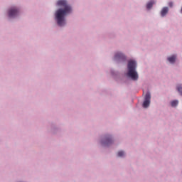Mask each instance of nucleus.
Masks as SVG:
<instances>
[{
	"label": "nucleus",
	"mask_w": 182,
	"mask_h": 182,
	"mask_svg": "<svg viewBox=\"0 0 182 182\" xmlns=\"http://www.w3.org/2000/svg\"><path fill=\"white\" fill-rule=\"evenodd\" d=\"M112 143V138H109V137L105 138V141H102V145L104 146H109Z\"/></svg>",
	"instance_id": "obj_5"
},
{
	"label": "nucleus",
	"mask_w": 182,
	"mask_h": 182,
	"mask_svg": "<svg viewBox=\"0 0 182 182\" xmlns=\"http://www.w3.org/2000/svg\"><path fill=\"white\" fill-rule=\"evenodd\" d=\"M126 57L122 53H115V60H125Z\"/></svg>",
	"instance_id": "obj_4"
},
{
	"label": "nucleus",
	"mask_w": 182,
	"mask_h": 182,
	"mask_svg": "<svg viewBox=\"0 0 182 182\" xmlns=\"http://www.w3.org/2000/svg\"><path fill=\"white\" fill-rule=\"evenodd\" d=\"M181 13H182V8H181Z\"/></svg>",
	"instance_id": "obj_15"
},
{
	"label": "nucleus",
	"mask_w": 182,
	"mask_h": 182,
	"mask_svg": "<svg viewBox=\"0 0 182 182\" xmlns=\"http://www.w3.org/2000/svg\"><path fill=\"white\" fill-rule=\"evenodd\" d=\"M124 155V152L123 151H119L118 152V157H122Z\"/></svg>",
	"instance_id": "obj_13"
},
{
	"label": "nucleus",
	"mask_w": 182,
	"mask_h": 182,
	"mask_svg": "<svg viewBox=\"0 0 182 182\" xmlns=\"http://www.w3.org/2000/svg\"><path fill=\"white\" fill-rule=\"evenodd\" d=\"M177 90L181 95H182V85H178Z\"/></svg>",
	"instance_id": "obj_12"
},
{
	"label": "nucleus",
	"mask_w": 182,
	"mask_h": 182,
	"mask_svg": "<svg viewBox=\"0 0 182 182\" xmlns=\"http://www.w3.org/2000/svg\"><path fill=\"white\" fill-rule=\"evenodd\" d=\"M168 6L169 7H173V2H169Z\"/></svg>",
	"instance_id": "obj_14"
},
{
	"label": "nucleus",
	"mask_w": 182,
	"mask_h": 182,
	"mask_svg": "<svg viewBox=\"0 0 182 182\" xmlns=\"http://www.w3.org/2000/svg\"><path fill=\"white\" fill-rule=\"evenodd\" d=\"M18 14V10L16 8L11 9L9 11V16L10 18L16 17Z\"/></svg>",
	"instance_id": "obj_3"
},
{
	"label": "nucleus",
	"mask_w": 182,
	"mask_h": 182,
	"mask_svg": "<svg viewBox=\"0 0 182 182\" xmlns=\"http://www.w3.org/2000/svg\"><path fill=\"white\" fill-rule=\"evenodd\" d=\"M168 12V7H164L161 11V16H165L167 13Z\"/></svg>",
	"instance_id": "obj_6"
},
{
	"label": "nucleus",
	"mask_w": 182,
	"mask_h": 182,
	"mask_svg": "<svg viewBox=\"0 0 182 182\" xmlns=\"http://www.w3.org/2000/svg\"><path fill=\"white\" fill-rule=\"evenodd\" d=\"M154 4V1H151L148 2V4H146V9H151Z\"/></svg>",
	"instance_id": "obj_9"
},
{
	"label": "nucleus",
	"mask_w": 182,
	"mask_h": 182,
	"mask_svg": "<svg viewBox=\"0 0 182 182\" xmlns=\"http://www.w3.org/2000/svg\"><path fill=\"white\" fill-rule=\"evenodd\" d=\"M176 59V55H173L170 57H168L167 60L170 63H174Z\"/></svg>",
	"instance_id": "obj_7"
},
{
	"label": "nucleus",
	"mask_w": 182,
	"mask_h": 182,
	"mask_svg": "<svg viewBox=\"0 0 182 182\" xmlns=\"http://www.w3.org/2000/svg\"><path fill=\"white\" fill-rule=\"evenodd\" d=\"M178 101H177V100L171 101V105L173 107H176L178 105Z\"/></svg>",
	"instance_id": "obj_10"
},
{
	"label": "nucleus",
	"mask_w": 182,
	"mask_h": 182,
	"mask_svg": "<svg viewBox=\"0 0 182 182\" xmlns=\"http://www.w3.org/2000/svg\"><path fill=\"white\" fill-rule=\"evenodd\" d=\"M137 67L136 62L135 60H131L128 61V73L127 75L132 80H137L139 79V75L136 70Z\"/></svg>",
	"instance_id": "obj_2"
},
{
	"label": "nucleus",
	"mask_w": 182,
	"mask_h": 182,
	"mask_svg": "<svg viewBox=\"0 0 182 182\" xmlns=\"http://www.w3.org/2000/svg\"><path fill=\"white\" fill-rule=\"evenodd\" d=\"M145 100H151V94L150 92H146V95H145Z\"/></svg>",
	"instance_id": "obj_11"
},
{
	"label": "nucleus",
	"mask_w": 182,
	"mask_h": 182,
	"mask_svg": "<svg viewBox=\"0 0 182 182\" xmlns=\"http://www.w3.org/2000/svg\"><path fill=\"white\" fill-rule=\"evenodd\" d=\"M57 5L64 9H59L55 13V18L57 23L60 26H63L65 24V16L70 14L72 8L67 4L66 0H58Z\"/></svg>",
	"instance_id": "obj_1"
},
{
	"label": "nucleus",
	"mask_w": 182,
	"mask_h": 182,
	"mask_svg": "<svg viewBox=\"0 0 182 182\" xmlns=\"http://www.w3.org/2000/svg\"><path fill=\"white\" fill-rule=\"evenodd\" d=\"M150 105V101L145 100L144 101V104H142V106L144 107V108H147L149 107V106Z\"/></svg>",
	"instance_id": "obj_8"
}]
</instances>
